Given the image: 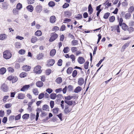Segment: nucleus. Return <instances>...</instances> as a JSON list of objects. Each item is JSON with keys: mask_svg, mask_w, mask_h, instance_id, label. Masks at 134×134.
<instances>
[{"mask_svg": "<svg viewBox=\"0 0 134 134\" xmlns=\"http://www.w3.org/2000/svg\"><path fill=\"white\" fill-rule=\"evenodd\" d=\"M29 114H25L23 115L22 118L23 119H27L29 118Z\"/></svg>", "mask_w": 134, "mask_h": 134, "instance_id": "obj_36", "label": "nucleus"}, {"mask_svg": "<svg viewBox=\"0 0 134 134\" xmlns=\"http://www.w3.org/2000/svg\"><path fill=\"white\" fill-rule=\"evenodd\" d=\"M105 6V9L108 8L109 6H111V3L108 2L106 4Z\"/></svg>", "mask_w": 134, "mask_h": 134, "instance_id": "obj_56", "label": "nucleus"}, {"mask_svg": "<svg viewBox=\"0 0 134 134\" xmlns=\"http://www.w3.org/2000/svg\"><path fill=\"white\" fill-rule=\"evenodd\" d=\"M85 81L82 78H80L78 80V84L80 86L82 85L84 83Z\"/></svg>", "mask_w": 134, "mask_h": 134, "instance_id": "obj_8", "label": "nucleus"}, {"mask_svg": "<svg viewBox=\"0 0 134 134\" xmlns=\"http://www.w3.org/2000/svg\"><path fill=\"white\" fill-rule=\"evenodd\" d=\"M32 92L35 95H38V90L36 88H34L33 89Z\"/></svg>", "mask_w": 134, "mask_h": 134, "instance_id": "obj_38", "label": "nucleus"}, {"mask_svg": "<svg viewBox=\"0 0 134 134\" xmlns=\"http://www.w3.org/2000/svg\"><path fill=\"white\" fill-rule=\"evenodd\" d=\"M134 10V7L133 6L130 7L128 9V12L130 13L132 12Z\"/></svg>", "mask_w": 134, "mask_h": 134, "instance_id": "obj_37", "label": "nucleus"}, {"mask_svg": "<svg viewBox=\"0 0 134 134\" xmlns=\"http://www.w3.org/2000/svg\"><path fill=\"white\" fill-rule=\"evenodd\" d=\"M41 68V67L40 65H37L34 68V71L36 74H40L42 71Z\"/></svg>", "mask_w": 134, "mask_h": 134, "instance_id": "obj_4", "label": "nucleus"}, {"mask_svg": "<svg viewBox=\"0 0 134 134\" xmlns=\"http://www.w3.org/2000/svg\"><path fill=\"white\" fill-rule=\"evenodd\" d=\"M15 46L17 48H20V47L21 44L19 42H16L15 44Z\"/></svg>", "mask_w": 134, "mask_h": 134, "instance_id": "obj_46", "label": "nucleus"}, {"mask_svg": "<svg viewBox=\"0 0 134 134\" xmlns=\"http://www.w3.org/2000/svg\"><path fill=\"white\" fill-rule=\"evenodd\" d=\"M72 69L71 67L69 68L67 70V72L68 74H70L72 72Z\"/></svg>", "mask_w": 134, "mask_h": 134, "instance_id": "obj_44", "label": "nucleus"}, {"mask_svg": "<svg viewBox=\"0 0 134 134\" xmlns=\"http://www.w3.org/2000/svg\"><path fill=\"white\" fill-rule=\"evenodd\" d=\"M29 87L30 85H25L23 87L21 88L20 90L22 91H24L26 90H27Z\"/></svg>", "mask_w": 134, "mask_h": 134, "instance_id": "obj_15", "label": "nucleus"}, {"mask_svg": "<svg viewBox=\"0 0 134 134\" xmlns=\"http://www.w3.org/2000/svg\"><path fill=\"white\" fill-rule=\"evenodd\" d=\"M109 21L111 22H113L115 20V17L114 16H112L109 18Z\"/></svg>", "mask_w": 134, "mask_h": 134, "instance_id": "obj_40", "label": "nucleus"}, {"mask_svg": "<svg viewBox=\"0 0 134 134\" xmlns=\"http://www.w3.org/2000/svg\"><path fill=\"white\" fill-rule=\"evenodd\" d=\"M131 16V14L130 13H127L125 16V18L127 19H129Z\"/></svg>", "mask_w": 134, "mask_h": 134, "instance_id": "obj_25", "label": "nucleus"}, {"mask_svg": "<svg viewBox=\"0 0 134 134\" xmlns=\"http://www.w3.org/2000/svg\"><path fill=\"white\" fill-rule=\"evenodd\" d=\"M37 40L38 39L36 37L33 36L31 40V42L34 43L36 42Z\"/></svg>", "mask_w": 134, "mask_h": 134, "instance_id": "obj_27", "label": "nucleus"}, {"mask_svg": "<svg viewBox=\"0 0 134 134\" xmlns=\"http://www.w3.org/2000/svg\"><path fill=\"white\" fill-rule=\"evenodd\" d=\"M57 95L55 93H52L50 95V97L51 99H54L56 98Z\"/></svg>", "mask_w": 134, "mask_h": 134, "instance_id": "obj_29", "label": "nucleus"}, {"mask_svg": "<svg viewBox=\"0 0 134 134\" xmlns=\"http://www.w3.org/2000/svg\"><path fill=\"white\" fill-rule=\"evenodd\" d=\"M2 7L4 9H6L7 8L8 6V4L5 3H4L2 4Z\"/></svg>", "mask_w": 134, "mask_h": 134, "instance_id": "obj_39", "label": "nucleus"}, {"mask_svg": "<svg viewBox=\"0 0 134 134\" xmlns=\"http://www.w3.org/2000/svg\"><path fill=\"white\" fill-rule=\"evenodd\" d=\"M12 56L10 51L9 50H7L3 52V57L6 59H10Z\"/></svg>", "mask_w": 134, "mask_h": 134, "instance_id": "obj_1", "label": "nucleus"}, {"mask_svg": "<svg viewBox=\"0 0 134 134\" xmlns=\"http://www.w3.org/2000/svg\"><path fill=\"white\" fill-rule=\"evenodd\" d=\"M110 13L108 12L105 13L103 16V18L105 19H107L108 18L109 16L110 15Z\"/></svg>", "mask_w": 134, "mask_h": 134, "instance_id": "obj_42", "label": "nucleus"}, {"mask_svg": "<svg viewBox=\"0 0 134 134\" xmlns=\"http://www.w3.org/2000/svg\"><path fill=\"white\" fill-rule=\"evenodd\" d=\"M59 108H55L53 110V112L55 114L57 113L58 111Z\"/></svg>", "mask_w": 134, "mask_h": 134, "instance_id": "obj_50", "label": "nucleus"}, {"mask_svg": "<svg viewBox=\"0 0 134 134\" xmlns=\"http://www.w3.org/2000/svg\"><path fill=\"white\" fill-rule=\"evenodd\" d=\"M44 55L43 54L41 53H39L37 55L36 57L38 60H40L42 59Z\"/></svg>", "mask_w": 134, "mask_h": 134, "instance_id": "obj_17", "label": "nucleus"}, {"mask_svg": "<svg viewBox=\"0 0 134 134\" xmlns=\"http://www.w3.org/2000/svg\"><path fill=\"white\" fill-rule=\"evenodd\" d=\"M70 57L71 59L72 62L74 63L75 60V58L74 55L73 54H72L70 56Z\"/></svg>", "mask_w": 134, "mask_h": 134, "instance_id": "obj_52", "label": "nucleus"}, {"mask_svg": "<svg viewBox=\"0 0 134 134\" xmlns=\"http://www.w3.org/2000/svg\"><path fill=\"white\" fill-rule=\"evenodd\" d=\"M89 62H86L85 63L84 65V68L86 69H87L88 68V64Z\"/></svg>", "mask_w": 134, "mask_h": 134, "instance_id": "obj_45", "label": "nucleus"}, {"mask_svg": "<svg viewBox=\"0 0 134 134\" xmlns=\"http://www.w3.org/2000/svg\"><path fill=\"white\" fill-rule=\"evenodd\" d=\"M129 26H133L134 25V21H130L129 23Z\"/></svg>", "mask_w": 134, "mask_h": 134, "instance_id": "obj_61", "label": "nucleus"}, {"mask_svg": "<svg viewBox=\"0 0 134 134\" xmlns=\"http://www.w3.org/2000/svg\"><path fill=\"white\" fill-rule=\"evenodd\" d=\"M25 97V94L22 93L18 94L17 96L18 98L19 99H24Z\"/></svg>", "mask_w": 134, "mask_h": 134, "instance_id": "obj_11", "label": "nucleus"}, {"mask_svg": "<svg viewBox=\"0 0 134 134\" xmlns=\"http://www.w3.org/2000/svg\"><path fill=\"white\" fill-rule=\"evenodd\" d=\"M73 89V87L71 85H69L68 87V90L70 91H72Z\"/></svg>", "mask_w": 134, "mask_h": 134, "instance_id": "obj_53", "label": "nucleus"}, {"mask_svg": "<svg viewBox=\"0 0 134 134\" xmlns=\"http://www.w3.org/2000/svg\"><path fill=\"white\" fill-rule=\"evenodd\" d=\"M6 71V69L4 68H2L0 69V74L3 75L4 74Z\"/></svg>", "mask_w": 134, "mask_h": 134, "instance_id": "obj_22", "label": "nucleus"}, {"mask_svg": "<svg viewBox=\"0 0 134 134\" xmlns=\"http://www.w3.org/2000/svg\"><path fill=\"white\" fill-rule=\"evenodd\" d=\"M56 18L55 16H51L50 18V22L52 23L55 22L56 21Z\"/></svg>", "mask_w": 134, "mask_h": 134, "instance_id": "obj_20", "label": "nucleus"}, {"mask_svg": "<svg viewBox=\"0 0 134 134\" xmlns=\"http://www.w3.org/2000/svg\"><path fill=\"white\" fill-rule=\"evenodd\" d=\"M78 62L80 64L83 63L85 61V60L83 58L81 57H79L78 59Z\"/></svg>", "mask_w": 134, "mask_h": 134, "instance_id": "obj_10", "label": "nucleus"}, {"mask_svg": "<svg viewBox=\"0 0 134 134\" xmlns=\"http://www.w3.org/2000/svg\"><path fill=\"white\" fill-rule=\"evenodd\" d=\"M1 89L4 92H7L8 91V88L7 85L4 83L1 86Z\"/></svg>", "mask_w": 134, "mask_h": 134, "instance_id": "obj_6", "label": "nucleus"}, {"mask_svg": "<svg viewBox=\"0 0 134 134\" xmlns=\"http://www.w3.org/2000/svg\"><path fill=\"white\" fill-rule=\"evenodd\" d=\"M12 106V104L11 103H8L5 105V107L7 108H9Z\"/></svg>", "mask_w": 134, "mask_h": 134, "instance_id": "obj_58", "label": "nucleus"}, {"mask_svg": "<svg viewBox=\"0 0 134 134\" xmlns=\"http://www.w3.org/2000/svg\"><path fill=\"white\" fill-rule=\"evenodd\" d=\"M8 71L13 72L14 71V70L11 67L8 68Z\"/></svg>", "mask_w": 134, "mask_h": 134, "instance_id": "obj_64", "label": "nucleus"}, {"mask_svg": "<svg viewBox=\"0 0 134 134\" xmlns=\"http://www.w3.org/2000/svg\"><path fill=\"white\" fill-rule=\"evenodd\" d=\"M55 63V60L53 59H50L49 60L48 63L47 65L49 66H52Z\"/></svg>", "mask_w": 134, "mask_h": 134, "instance_id": "obj_9", "label": "nucleus"}, {"mask_svg": "<svg viewBox=\"0 0 134 134\" xmlns=\"http://www.w3.org/2000/svg\"><path fill=\"white\" fill-rule=\"evenodd\" d=\"M62 60L61 59L59 60L57 63L58 65L59 66H61L62 64Z\"/></svg>", "mask_w": 134, "mask_h": 134, "instance_id": "obj_59", "label": "nucleus"}, {"mask_svg": "<svg viewBox=\"0 0 134 134\" xmlns=\"http://www.w3.org/2000/svg\"><path fill=\"white\" fill-rule=\"evenodd\" d=\"M50 105L51 108H52L54 105V102L53 101H51L50 103Z\"/></svg>", "mask_w": 134, "mask_h": 134, "instance_id": "obj_60", "label": "nucleus"}, {"mask_svg": "<svg viewBox=\"0 0 134 134\" xmlns=\"http://www.w3.org/2000/svg\"><path fill=\"white\" fill-rule=\"evenodd\" d=\"M65 108L64 110V112L66 114H68L72 110V109L73 108L72 107L66 105H65Z\"/></svg>", "mask_w": 134, "mask_h": 134, "instance_id": "obj_3", "label": "nucleus"}, {"mask_svg": "<svg viewBox=\"0 0 134 134\" xmlns=\"http://www.w3.org/2000/svg\"><path fill=\"white\" fill-rule=\"evenodd\" d=\"M36 12L38 13H40L42 10V7L40 5H37L36 8Z\"/></svg>", "mask_w": 134, "mask_h": 134, "instance_id": "obj_12", "label": "nucleus"}, {"mask_svg": "<svg viewBox=\"0 0 134 134\" xmlns=\"http://www.w3.org/2000/svg\"><path fill=\"white\" fill-rule=\"evenodd\" d=\"M42 35L41 31L40 30L37 31L35 33V35L37 36H40Z\"/></svg>", "mask_w": 134, "mask_h": 134, "instance_id": "obj_30", "label": "nucleus"}, {"mask_svg": "<svg viewBox=\"0 0 134 134\" xmlns=\"http://www.w3.org/2000/svg\"><path fill=\"white\" fill-rule=\"evenodd\" d=\"M64 15L66 17H69L71 16V13L69 11H67L64 12Z\"/></svg>", "mask_w": 134, "mask_h": 134, "instance_id": "obj_21", "label": "nucleus"}, {"mask_svg": "<svg viewBox=\"0 0 134 134\" xmlns=\"http://www.w3.org/2000/svg\"><path fill=\"white\" fill-rule=\"evenodd\" d=\"M51 37L50 38L49 41L50 42H52L55 40L58 37V35L54 33L51 34Z\"/></svg>", "mask_w": 134, "mask_h": 134, "instance_id": "obj_2", "label": "nucleus"}, {"mask_svg": "<svg viewBox=\"0 0 134 134\" xmlns=\"http://www.w3.org/2000/svg\"><path fill=\"white\" fill-rule=\"evenodd\" d=\"M129 42L125 43L122 47L121 51H124L125 49L129 46Z\"/></svg>", "mask_w": 134, "mask_h": 134, "instance_id": "obj_19", "label": "nucleus"}, {"mask_svg": "<svg viewBox=\"0 0 134 134\" xmlns=\"http://www.w3.org/2000/svg\"><path fill=\"white\" fill-rule=\"evenodd\" d=\"M18 53L20 54L23 55L25 53V51L24 49H21L19 51Z\"/></svg>", "mask_w": 134, "mask_h": 134, "instance_id": "obj_49", "label": "nucleus"}, {"mask_svg": "<svg viewBox=\"0 0 134 134\" xmlns=\"http://www.w3.org/2000/svg\"><path fill=\"white\" fill-rule=\"evenodd\" d=\"M69 51V48L68 47H66L64 48L63 50V51L64 53H68Z\"/></svg>", "mask_w": 134, "mask_h": 134, "instance_id": "obj_32", "label": "nucleus"}, {"mask_svg": "<svg viewBox=\"0 0 134 134\" xmlns=\"http://www.w3.org/2000/svg\"><path fill=\"white\" fill-rule=\"evenodd\" d=\"M49 107L48 105H43L42 107V109L44 110H47L49 109Z\"/></svg>", "mask_w": 134, "mask_h": 134, "instance_id": "obj_43", "label": "nucleus"}, {"mask_svg": "<svg viewBox=\"0 0 134 134\" xmlns=\"http://www.w3.org/2000/svg\"><path fill=\"white\" fill-rule=\"evenodd\" d=\"M88 10L90 14H91L93 12V9L91 4H89L88 6Z\"/></svg>", "mask_w": 134, "mask_h": 134, "instance_id": "obj_33", "label": "nucleus"}, {"mask_svg": "<svg viewBox=\"0 0 134 134\" xmlns=\"http://www.w3.org/2000/svg\"><path fill=\"white\" fill-rule=\"evenodd\" d=\"M65 102L67 104L66 105H69L72 107L75 104L74 103L75 102H73L72 100H65Z\"/></svg>", "mask_w": 134, "mask_h": 134, "instance_id": "obj_5", "label": "nucleus"}, {"mask_svg": "<svg viewBox=\"0 0 134 134\" xmlns=\"http://www.w3.org/2000/svg\"><path fill=\"white\" fill-rule=\"evenodd\" d=\"M7 37V36L6 35L3 34H0V40H2L5 39Z\"/></svg>", "mask_w": 134, "mask_h": 134, "instance_id": "obj_23", "label": "nucleus"}, {"mask_svg": "<svg viewBox=\"0 0 134 134\" xmlns=\"http://www.w3.org/2000/svg\"><path fill=\"white\" fill-rule=\"evenodd\" d=\"M56 52V50L55 49L52 50L50 53V54L51 56H53L55 54Z\"/></svg>", "mask_w": 134, "mask_h": 134, "instance_id": "obj_28", "label": "nucleus"}, {"mask_svg": "<svg viewBox=\"0 0 134 134\" xmlns=\"http://www.w3.org/2000/svg\"><path fill=\"white\" fill-rule=\"evenodd\" d=\"M82 88L80 86H78L74 90V92L75 93H78L80 92L82 90Z\"/></svg>", "mask_w": 134, "mask_h": 134, "instance_id": "obj_14", "label": "nucleus"}, {"mask_svg": "<svg viewBox=\"0 0 134 134\" xmlns=\"http://www.w3.org/2000/svg\"><path fill=\"white\" fill-rule=\"evenodd\" d=\"M48 5L51 7H53L55 5V4L54 3L53 1H50L48 3Z\"/></svg>", "mask_w": 134, "mask_h": 134, "instance_id": "obj_48", "label": "nucleus"}, {"mask_svg": "<svg viewBox=\"0 0 134 134\" xmlns=\"http://www.w3.org/2000/svg\"><path fill=\"white\" fill-rule=\"evenodd\" d=\"M22 7V5L20 3H18L16 6L17 9H20Z\"/></svg>", "mask_w": 134, "mask_h": 134, "instance_id": "obj_41", "label": "nucleus"}, {"mask_svg": "<svg viewBox=\"0 0 134 134\" xmlns=\"http://www.w3.org/2000/svg\"><path fill=\"white\" fill-rule=\"evenodd\" d=\"M36 84L37 87H40L43 86V83L42 81H39L36 83Z\"/></svg>", "mask_w": 134, "mask_h": 134, "instance_id": "obj_18", "label": "nucleus"}, {"mask_svg": "<svg viewBox=\"0 0 134 134\" xmlns=\"http://www.w3.org/2000/svg\"><path fill=\"white\" fill-rule=\"evenodd\" d=\"M46 91L49 94H50L53 91L52 89L50 88H48L46 90Z\"/></svg>", "mask_w": 134, "mask_h": 134, "instance_id": "obj_57", "label": "nucleus"}, {"mask_svg": "<svg viewBox=\"0 0 134 134\" xmlns=\"http://www.w3.org/2000/svg\"><path fill=\"white\" fill-rule=\"evenodd\" d=\"M27 9L28 11L30 12H32L33 11V7L31 5H29L27 7Z\"/></svg>", "mask_w": 134, "mask_h": 134, "instance_id": "obj_24", "label": "nucleus"}, {"mask_svg": "<svg viewBox=\"0 0 134 134\" xmlns=\"http://www.w3.org/2000/svg\"><path fill=\"white\" fill-rule=\"evenodd\" d=\"M9 96H6L3 97V98L2 99L3 102L5 101L9 98Z\"/></svg>", "mask_w": 134, "mask_h": 134, "instance_id": "obj_63", "label": "nucleus"}, {"mask_svg": "<svg viewBox=\"0 0 134 134\" xmlns=\"http://www.w3.org/2000/svg\"><path fill=\"white\" fill-rule=\"evenodd\" d=\"M41 110V109L40 108H37L36 109L37 113L35 119V120L36 121H37L38 119V118L39 116V113Z\"/></svg>", "mask_w": 134, "mask_h": 134, "instance_id": "obj_16", "label": "nucleus"}, {"mask_svg": "<svg viewBox=\"0 0 134 134\" xmlns=\"http://www.w3.org/2000/svg\"><path fill=\"white\" fill-rule=\"evenodd\" d=\"M44 94L43 93H42L39 94L38 96V99H41L44 97Z\"/></svg>", "mask_w": 134, "mask_h": 134, "instance_id": "obj_47", "label": "nucleus"}, {"mask_svg": "<svg viewBox=\"0 0 134 134\" xmlns=\"http://www.w3.org/2000/svg\"><path fill=\"white\" fill-rule=\"evenodd\" d=\"M72 98H73V96H68L65 97V100H64V101L65 100L66 101L67 100H70V99H72Z\"/></svg>", "mask_w": 134, "mask_h": 134, "instance_id": "obj_35", "label": "nucleus"}, {"mask_svg": "<svg viewBox=\"0 0 134 134\" xmlns=\"http://www.w3.org/2000/svg\"><path fill=\"white\" fill-rule=\"evenodd\" d=\"M119 26H121L122 29L124 31H126L128 28V26L124 23H123L120 25Z\"/></svg>", "mask_w": 134, "mask_h": 134, "instance_id": "obj_7", "label": "nucleus"}, {"mask_svg": "<svg viewBox=\"0 0 134 134\" xmlns=\"http://www.w3.org/2000/svg\"><path fill=\"white\" fill-rule=\"evenodd\" d=\"M62 81V80L61 77L57 78L56 80L55 81L58 84L60 83Z\"/></svg>", "mask_w": 134, "mask_h": 134, "instance_id": "obj_26", "label": "nucleus"}, {"mask_svg": "<svg viewBox=\"0 0 134 134\" xmlns=\"http://www.w3.org/2000/svg\"><path fill=\"white\" fill-rule=\"evenodd\" d=\"M77 72L76 70H74L72 73V76L73 77H75L77 75Z\"/></svg>", "mask_w": 134, "mask_h": 134, "instance_id": "obj_55", "label": "nucleus"}, {"mask_svg": "<svg viewBox=\"0 0 134 134\" xmlns=\"http://www.w3.org/2000/svg\"><path fill=\"white\" fill-rule=\"evenodd\" d=\"M69 6V4L66 3H65L63 6V8H66Z\"/></svg>", "mask_w": 134, "mask_h": 134, "instance_id": "obj_62", "label": "nucleus"}, {"mask_svg": "<svg viewBox=\"0 0 134 134\" xmlns=\"http://www.w3.org/2000/svg\"><path fill=\"white\" fill-rule=\"evenodd\" d=\"M23 69L25 71H29L31 68L30 66L27 65L24 66L23 67Z\"/></svg>", "mask_w": 134, "mask_h": 134, "instance_id": "obj_13", "label": "nucleus"}, {"mask_svg": "<svg viewBox=\"0 0 134 134\" xmlns=\"http://www.w3.org/2000/svg\"><path fill=\"white\" fill-rule=\"evenodd\" d=\"M27 75V73L22 72L20 74V76L21 78L24 77L26 76Z\"/></svg>", "mask_w": 134, "mask_h": 134, "instance_id": "obj_34", "label": "nucleus"}, {"mask_svg": "<svg viewBox=\"0 0 134 134\" xmlns=\"http://www.w3.org/2000/svg\"><path fill=\"white\" fill-rule=\"evenodd\" d=\"M130 33L133 32L134 31V28L132 27H128L127 30Z\"/></svg>", "mask_w": 134, "mask_h": 134, "instance_id": "obj_31", "label": "nucleus"}, {"mask_svg": "<svg viewBox=\"0 0 134 134\" xmlns=\"http://www.w3.org/2000/svg\"><path fill=\"white\" fill-rule=\"evenodd\" d=\"M13 12L14 14H18V12L17 10V8L16 9L15 8H14L13 9Z\"/></svg>", "mask_w": 134, "mask_h": 134, "instance_id": "obj_54", "label": "nucleus"}, {"mask_svg": "<svg viewBox=\"0 0 134 134\" xmlns=\"http://www.w3.org/2000/svg\"><path fill=\"white\" fill-rule=\"evenodd\" d=\"M72 44L73 46H75L78 44V41L76 40H73L72 41Z\"/></svg>", "mask_w": 134, "mask_h": 134, "instance_id": "obj_51", "label": "nucleus"}]
</instances>
